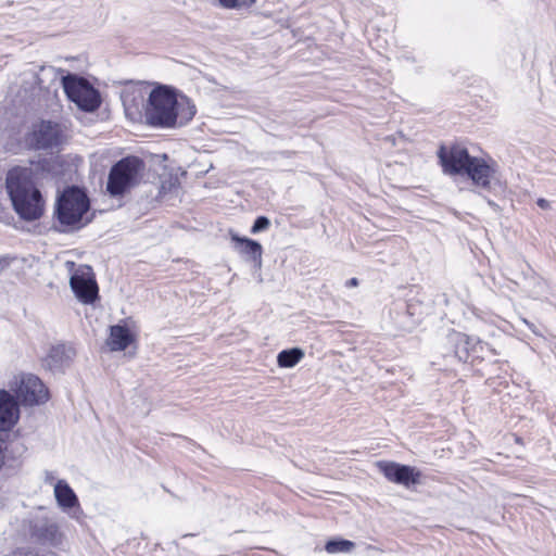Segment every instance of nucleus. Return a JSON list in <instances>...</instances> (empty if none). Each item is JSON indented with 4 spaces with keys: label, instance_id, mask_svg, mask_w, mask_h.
Returning a JSON list of instances; mask_svg holds the SVG:
<instances>
[{
    "label": "nucleus",
    "instance_id": "f257e3e1",
    "mask_svg": "<svg viewBox=\"0 0 556 556\" xmlns=\"http://www.w3.org/2000/svg\"><path fill=\"white\" fill-rule=\"evenodd\" d=\"M5 189L13 210L21 219L34 222L45 212V200L30 167L15 166L7 173Z\"/></svg>",
    "mask_w": 556,
    "mask_h": 556
},
{
    "label": "nucleus",
    "instance_id": "f03ea898",
    "mask_svg": "<svg viewBox=\"0 0 556 556\" xmlns=\"http://www.w3.org/2000/svg\"><path fill=\"white\" fill-rule=\"evenodd\" d=\"M438 157L445 174L467 175L477 187L491 189L493 168L483 159L471 156L467 149L459 146L446 149L441 146Z\"/></svg>",
    "mask_w": 556,
    "mask_h": 556
},
{
    "label": "nucleus",
    "instance_id": "7ed1b4c3",
    "mask_svg": "<svg viewBox=\"0 0 556 556\" xmlns=\"http://www.w3.org/2000/svg\"><path fill=\"white\" fill-rule=\"evenodd\" d=\"M90 200L77 186L65 188L56 198L54 217L63 232L75 231L92 222Z\"/></svg>",
    "mask_w": 556,
    "mask_h": 556
},
{
    "label": "nucleus",
    "instance_id": "20e7f679",
    "mask_svg": "<svg viewBox=\"0 0 556 556\" xmlns=\"http://www.w3.org/2000/svg\"><path fill=\"white\" fill-rule=\"evenodd\" d=\"M181 103L175 93L167 87H157L149 96V105L146 111L147 122L156 127H174L180 115L185 122L195 114L194 105L187 104V113L180 112Z\"/></svg>",
    "mask_w": 556,
    "mask_h": 556
},
{
    "label": "nucleus",
    "instance_id": "39448f33",
    "mask_svg": "<svg viewBox=\"0 0 556 556\" xmlns=\"http://www.w3.org/2000/svg\"><path fill=\"white\" fill-rule=\"evenodd\" d=\"M143 162L137 156H127L114 164L110 170L106 190L113 195H122L138 184Z\"/></svg>",
    "mask_w": 556,
    "mask_h": 556
},
{
    "label": "nucleus",
    "instance_id": "423d86ee",
    "mask_svg": "<svg viewBox=\"0 0 556 556\" xmlns=\"http://www.w3.org/2000/svg\"><path fill=\"white\" fill-rule=\"evenodd\" d=\"M62 86L67 98L80 110L93 112L100 106V94L86 78L67 74L62 77Z\"/></svg>",
    "mask_w": 556,
    "mask_h": 556
},
{
    "label": "nucleus",
    "instance_id": "0eeeda50",
    "mask_svg": "<svg viewBox=\"0 0 556 556\" xmlns=\"http://www.w3.org/2000/svg\"><path fill=\"white\" fill-rule=\"evenodd\" d=\"M70 286L84 304H92L98 298V285L89 266L78 268L72 275Z\"/></svg>",
    "mask_w": 556,
    "mask_h": 556
},
{
    "label": "nucleus",
    "instance_id": "6e6552de",
    "mask_svg": "<svg viewBox=\"0 0 556 556\" xmlns=\"http://www.w3.org/2000/svg\"><path fill=\"white\" fill-rule=\"evenodd\" d=\"M15 393L16 399L28 406L43 404L48 401L49 396L48 389L34 375L23 376Z\"/></svg>",
    "mask_w": 556,
    "mask_h": 556
},
{
    "label": "nucleus",
    "instance_id": "1a4fd4ad",
    "mask_svg": "<svg viewBox=\"0 0 556 556\" xmlns=\"http://www.w3.org/2000/svg\"><path fill=\"white\" fill-rule=\"evenodd\" d=\"M377 466L383 476L391 482L409 488L420 482L421 472L408 465L394 462H378Z\"/></svg>",
    "mask_w": 556,
    "mask_h": 556
},
{
    "label": "nucleus",
    "instance_id": "9d476101",
    "mask_svg": "<svg viewBox=\"0 0 556 556\" xmlns=\"http://www.w3.org/2000/svg\"><path fill=\"white\" fill-rule=\"evenodd\" d=\"M30 147L45 150L56 147L61 142V131L58 124L42 121L35 125L27 138Z\"/></svg>",
    "mask_w": 556,
    "mask_h": 556
},
{
    "label": "nucleus",
    "instance_id": "9b49d317",
    "mask_svg": "<svg viewBox=\"0 0 556 556\" xmlns=\"http://www.w3.org/2000/svg\"><path fill=\"white\" fill-rule=\"evenodd\" d=\"M20 419L18 403L9 391L0 390V431L9 432Z\"/></svg>",
    "mask_w": 556,
    "mask_h": 556
},
{
    "label": "nucleus",
    "instance_id": "f8f14e48",
    "mask_svg": "<svg viewBox=\"0 0 556 556\" xmlns=\"http://www.w3.org/2000/svg\"><path fill=\"white\" fill-rule=\"evenodd\" d=\"M75 356V350L66 344H56L50 348L43 358V366L51 371H63L68 367Z\"/></svg>",
    "mask_w": 556,
    "mask_h": 556
},
{
    "label": "nucleus",
    "instance_id": "ddd939ff",
    "mask_svg": "<svg viewBox=\"0 0 556 556\" xmlns=\"http://www.w3.org/2000/svg\"><path fill=\"white\" fill-rule=\"evenodd\" d=\"M33 535L40 542L50 545H59L62 541V534L59 527L51 521L43 520L36 523L33 528Z\"/></svg>",
    "mask_w": 556,
    "mask_h": 556
},
{
    "label": "nucleus",
    "instance_id": "4468645a",
    "mask_svg": "<svg viewBox=\"0 0 556 556\" xmlns=\"http://www.w3.org/2000/svg\"><path fill=\"white\" fill-rule=\"evenodd\" d=\"M134 341V337L126 326L114 325L110 327V337L106 341L111 351H124Z\"/></svg>",
    "mask_w": 556,
    "mask_h": 556
},
{
    "label": "nucleus",
    "instance_id": "2eb2a0df",
    "mask_svg": "<svg viewBox=\"0 0 556 556\" xmlns=\"http://www.w3.org/2000/svg\"><path fill=\"white\" fill-rule=\"evenodd\" d=\"M455 356L462 362H468L470 354L482 349V342L464 333L455 336Z\"/></svg>",
    "mask_w": 556,
    "mask_h": 556
},
{
    "label": "nucleus",
    "instance_id": "dca6fc26",
    "mask_svg": "<svg viewBox=\"0 0 556 556\" xmlns=\"http://www.w3.org/2000/svg\"><path fill=\"white\" fill-rule=\"evenodd\" d=\"M27 451L26 445L17 438L10 440L8 443L0 439V468L4 466L5 459L16 460L21 458Z\"/></svg>",
    "mask_w": 556,
    "mask_h": 556
},
{
    "label": "nucleus",
    "instance_id": "f3484780",
    "mask_svg": "<svg viewBox=\"0 0 556 556\" xmlns=\"http://www.w3.org/2000/svg\"><path fill=\"white\" fill-rule=\"evenodd\" d=\"M232 240L241 244V253L253 262L257 268L262 266V245L252 239L232 236Z\"/></svg>",
    "mask_w": 556,
    "mask_h": 556
},
{
    "label": "nucleus",
    "instance_id": "a211bd4d",
    "mask_svg": "<svg viewBox=\"0 0 556 556\" xmlns=\"http://www.w3.org/2000/svg\"><path fill=\"white\" fill-rule=\"evenodd\" d=\"M54 495L59 506L72 508L78 504V498L72 488L64 481L59 480L54 486Z\"/></svg>",
    "mask_w": 556,
    "mask_h": 556
},
{
    "label": "nucleus",
    "instance_id": "6ab92c4d",
    "mask_svg": "<svg viewBox=\"0 0 556 556\" xmlns=\"http://www.w3.org/2000/svg\"><path fill=\"white\" fill-rule=\"evenodd\" d=\"M304 357V352L300 348H292L281 351L277 356V363L280 367L291 368Z\"/></svg>",
    "mask_w": 556,
    "mask_h": 556
},
{
    "label": "nucleus",
    "instance_id": "aec40b11",
    "mask_svg": "<svg viewBox=\"0 0 556 556\" xmlns=\"http://www.w3.org/2000/svg\"><path fill=\"white\" fill-rule=\"evenodd\" d=\"M354 546V542L349 540H329L325 545V549L329 554L350 553Z\"/></svg>",
    "mask_w": 556,
    "mask_h": 556
},
{
    "label": "nucleus",
    "instance_id": "412c9836",
    "mask_svg": "<svg viewBox=\"0 0 556 556\" xmlns=\"http://www.w3.org/2000/svg\"><path fill=\"white\" fill-rule=\"evenodd\" d=\"M269 226H270V220L266 216H258L255 219V222L251 228V232L257 233V232L267 230L269 228Z\"/></svg>",
    "mask_w": 556,
    "mask_h": 556
},
{
    "label": "nucleus",
    "instance_id": "4be33fe9",
    "mask_svg": "<svg viewBox=\"0 0 556 556\" xmlns=\"http://www.w3.org/2000/svg\"><path fill=\"white\" fill-rule=\"evenodd\" d=\"M219 4L226 9H238L237 0H218Z\"/></svg>",
    "mask_w": 556,
    "mask_h": 556
},
{
    "label": "nucleus",
    "instance_id": "5701e85b",
    "mask_svg": "<svg viewBox=\"0 0 556 556\" xmlns=\"http://www.w3.org/2000/svg\"><path fill=\"white\" fill-rule=\"evenodd\" d=\"M536 204L542 210H549L551 208L549 201H547L546 199H543V198L538 199Z\"/></svg>",
    "mask_w": 556,
    "mask_h": 556
},
{
    "label": "nucleus",
    "instance_id": "b1692460",
    "mask_svg": "<svg viewBox=\"0 0 556 556\" xmlns=\"http://www.w3.org/2000/svg\"><path fill=\"white\" fill-rule=\"evenodd\" d=\"M256 0H237L238 9L239 8H250L252 7Z\"/></svg>",
    "mask_w": 556,
    "mask_h": 556
},
{
    "label": "nucleus",
    "instance_id": "393cba45",
    "mask_svg": "<svg viewBox=\"0 0 556 556\" xmlns=\"http://www.w3.org/2000/svg\"><path fill=\"white\" fill-rule=\"evenodd\" d=\"M12 260L13 258L8 255L0 256V268L3 269L5 267H8Z\"/></svg>",
    "mask_w": 556,
    "mask_h": 556
},
{
    "label": "nucleus",
    "instance_id": "a878e982",
    "mask_svg": "<svg viewBox=\"0 0 556 556\" xmlns=\"http://www.w3.org/2000/svg\"><path fill=\"white\" fill-rule=\"evenodd\" d=\"M358 279L357 278H351L349 279L346 282H345V286L348 288H353V287H357L358 286Z\"/></svg>",
    "mask_w": 556,
    "mask_h": 556
}]
</instances>
